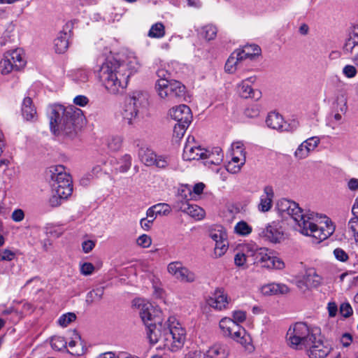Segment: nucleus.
Returning <instances> with one entry per match:
<instances>
[{
    "label": "nucleus",
    "instance_id": "nucleus-1",
    "mask_svg": "<svg viewBox=\"0 0 358 358\" xmlns=\"http://www.w3.org/2000/svg\"><path fill=\"white\" fill-rule=\"evenodd\" d=\"M276 208L282 216L289 215L296 223V230L303 235L310 236L315 243L326 240L335 231V226L329 217L310 210L304 212L293 201L281 199L278 201Z\"/></svg>",
    "mask_w": 358,
    "mask_h": 358
},
{
    "label": "nucleus",
    "instance_id": "nucleus-2",
    "mask_svg": "<svg viewBox=\"0 0 358 358\" xmlns=\"http://www.w3.org/2000/svg\"><path fill=\"white\" fill-rule=\"evenodd\" d=\"M139 67L136 57L130 58L127 64L120 62L113 57H108L100 66L98 76L108 93L118 94L124 91L129 78Z\"/></svg>",
    "mask_w": 358,
    "mask_h": 358
},
{
    "label": "nucleus",
    "instance_id": "nucleus-3",
    "mask_svg": "<svg viewBox=\"0 0 358 358\" xmlns=\"http://www.w3.org/2000/svg\"><path fill=\"white\" fill-rule=\"evenodd\" d=\"M50 127L55 135L73 137L83 124V111L74 106L55 104L50 107Z\"/></svg>",
    "mask_w": 358,
    "mask_h": 358
},
{
    "label": "nucleus",
    "instance_id": "nucleus-4",
    "mask_svg": "<svg viewBox=\"0 0 358 358\" xmlns=\"http://www.w3.org/2000/svg\"><path fill=\"white\" fill-rule=\"evenodd\" d=\"M185 340V329L175 317H169L163 329L164 348L171 352H177L183 347Z\"/></svg>",
    "mask_w": 358,
    "mask_h": 358
},
{
    "label": "nucleus",
    "instance_id": "nucleus-5",
    "mask_svg": "<svg viewBox=\"0 0 358 358\" xmlns=\"http://www.w3.org/2000/svg\"><path fill=\"white\" fill-rule=\"evenodd\" d=\"M320 331L310 328L306 323L297 322L291 326L286 335L288 345L296 350H305L313 343Z\"/></svg>",
    "mask_w": 358,
    "mask_h": 358
},
{
    "label": "nucleus",
    "instance_id": "nucleus-6",
    "mask_svg": "<svg viewBox=\"0 0 358 358\" xmlns=\"http://www.w3.org/2000/svg\"><path fill=\"white\" fill-rule=\"evenodd\" d=\"M51 185L53 192L63 198L68 199L73 192V183L71 176L66 172L62 165L50 168Z\"/></svg>",
    "mask_w": 358,
    "mask_h": 358
},
{
    "label": "nucleus",
    "instance_id": "nucleus-7",
    "mask_svg": "<svg viewBox=\"0 0 358 358\" xmlns=\"http://www.w3.org/2000/svg\"><path fill=\"white\" fill-rule=\"evenodd\" d=\"M156 90L160 98L171 102L180 101L185 94V85L176 80L159 79Z\"/></svg>",
    "mask_w": 358,
    "mask_h": 358
},
{
    "label": "nucleus",
    "instance_id": "nucleus-8",
    "mask_svg": "<svg viewBox=\"0 0 358 358\" xmlns=\"http://www.w3.org/2000/svg\"><path fill=\"white\" fill-rule=\"evenodd\" d=\"M222 334L233 340L245 345L250 342V336L245 329L229 317L222 318L219 323Z\"/></svg>",
    "mask_w": 358,
    "mask_h": 358
},
{
    "label": "nucleus",
    "instance_id": "nucleus-9",
    "mask_svg": "<svg viewBox=\"0 0 358 358\" xmlns=\"http://www.w3.org/2000/svg\"><path fill=\"white\" fill-rule=\"evenodd\" d=\"M26 61L22 49L17 48L4 53L0 62V71L6 75L13 71H19L24 67Z\"/></svg>",
    "mask_w": 358,
    "mask_h": 358
},
{
    "label": "nucleus",
    "instance_id": "nucleus-10",
    "mask_svg": "<svg viewBox=\"0 0 358 358\" xmlns=\"http://www.w3.org/2000/svg\"><path fill=\"white\" fill-rule=\"evenodd\" d=\"M254 264L267 268L282 270L285 268V263L278 257H273L266 248H257L252 245L251 253Z\"/></svg>",
    "mask_w": 358,
    "mask_h": 358
},
{
    "label": "nucleus",
    "instance_id": "nucleus-11",
    "mask_svg": "<svg viewBox=\"0 0 358 358\" xmlns=\"http://www.w3.org/2000/svg\"><path fill=\"white\" fill-rule=\"evenodd\" d=\"M134 305L138 306L139 315L145 327L162 320V311L151 303L145 302L143 299H137L134 301Z\"/></svg>",
    "mask_w": 358,
    "mask_h": 358
},
{
    "label": "nucleus",
    "instance_id": "nucleus-12",
    "mask_svg": "<svg viewBox=\"0 0 358 358\" xmlns=\"http://www.w3.org/2000/svg\"><path fill=\"white\" fill-rule=\"evenodd\" d=\"M322 283V278L313 269L308 270L305 275L296 281L297 288L303 293L319 287Z\"/></svg>",
    "mask_w": 358,
    "mask_h": 358
},
{
    "label": "nucleus",
    "instance_id": "nucleus-13",
    "mask_svg": "<svg viewBox=\"0 0 358 358\" xmlns=\"http://www.w3.org/2000/svg\"><path fill=\"white\" fill-rule=\"evenodd\" d=\"M167 271L171 275L182 282H192L196 278L194 273L183 266L180 262H173L169 264Z\"/></svg>",
    "mask_w": 358,
    "mask_h": 358
},
{
    "label": "nucleus",
    "instance_id": "nucleus-14",
    "mask_svg": "<svg viewBox=\"0 0 358 358\" xmlns=\"http://www.w3.org/2000/svg\"><path fill=\"white\" fill-rule=\"evenodd\" d=\"M305 350H307L310 358H324L330 352V348L324 344L320 331L313 339V343Z\"/></svg>",
    "mask_w": 358,
    "mask_h": 358
},
{
    "label": "nucleus",
    "instance_id": "nucleus-15",
    "mask_svg": "<svg viewBox=\"0 0 358 358\" xmlns=\"http://www.w3.org/2000/svg\"><path fill=\"white\" fill-rule=\"evenodd\" d=\"M206 150L195 145L194 137L189 136L184 146L182 158L186 161L199 160L206 155Z\"/></svg>",
    "mask_w": 358,
    "mask_h": 358
},
{
    "label": "nucleus",
    "instance_id": "nucleus-16",
    "mask_svg": "<svg viewBox=\"0 0 358 358\" xmlns=\"http://www.w3.org/2000/svg\"><path fill=\"white\" fill-rule=\"evenodd\" d=\"M169 116L177 122L176 124H190L192 120L191 109L185 104L171 108L168 113Z\"/></svg>",
    "mask_w": 358,
    "mask_h": 358
},
{
    "label": "nucleus",
    "instance_id": "nucleus-17",
    "mask_svg": "<svg viewBox=\"0 0 358 358\" xmlns=\"http://www.w3.org/2000/svg\"><path fill=\"white\" fill-rule=\"evenodd\" d=\"M320 140L317 136H312L303 141L296 149L294 156L298 160L307 158L320 144Z\"/></svg>",
    "mask_w": 358,
    "mask_h": 358
},
{
    "label": "nucleus",
    "instance_id": "nucleus-18",
    "mask_svg": "<svg viewBox=\"0 0 358 358\" xmlns=\"http://www.w3.org/2000/svg\"><path fill=\"white\" fill-rule=\"evenodd\" d=\"M260 236L271 243H277L283 239L284 233L280 223L273 222L262 231Z\"/></svg>",
    "mask_w": 358,
    "mask_h": 358
},
{
    "label": "nucleus",
    "instance_id": "nucleus-19",
    "mask_svg": "<svg viewBox=\"0 0 358 358\" xmlns=\"http://www.w3.org/2000/svg\"><path fill=\"white\" fill-rule=\"evenodd\" d=\"M255 80L256 77L251 76L238 84V92L243 98L259 100L262 97V92L257 89H253L250 85V83H255Z\"/></svg>",
    "mask_w": 358,
    "mask_h": 358
},
{
    "label": "nucleus",
    "instance_id": "nucleus-20",
    "mask_svg": "<svg viewBox=\"0 0 358 358\" xmlns=\"http://www.w3.org/2000/svg\"><path fill=\"white\" fill-rule=\"evenodd\" d=\"M174 208L188 214L196 220H201L205 216V213L203 208L197 205L190 204L189 202L182 201H176Z\"/></svg>",
    "mask_w": 358,
    "mask_h": 358
},
{
    "label": "nucleus",
    "instance_id": "nucleus-21",
    "mask_svg": "<svg viewBox=\"0 0 358 358\" xmlns=\"http://www.w3.org/2000/svg\"><path fill=\"white\" fill-rule=\"evenodd\" d=\"M208 304L215 310H222L227 308L229 303L227 294L222 289H217L213 296L207 300Z\"/></svg>",
    "mask_w": 358,
    "mask_h": 358
},
{
    "label": "nucleus",
    "instance_id": "nucleus-22",
    "mask_svg": "<svg viewBox=\"0 0 358 358\" xmlns=\"http://www.w3.org/2000/svg\"><path fill=\"white\" fill-rule=\"evenodd\" d=\"M164 327V323L162 322V320L146 326L147 338L151 344L157 343L160 339L163 341Z\"/></svg>",
    "mask_w": 358,
    "mask_h": 358
},
{
    "label": "nucleus",
    "instance_id": "nucleus-23",
    "mask_svg": "<svg viewBox=\"0 0 358 358\" xmlns=\"http://www.w3.org/2000/svg\"><path fill=\"white\" fill-rule=\"evenodd\" d=\"M266 123L268 127L278 131H284L289 129L282 115L275 112L268 113Z\"/></svg>",
    "mask_w": 358,
    "mask_h": 358
},
{
    "label": "nucleus",
    "instance_id": "nucleus-24",
    "mask_svg": "<svg viewBox=\"0 0 358 358\" xmlns=\"http://www.w3.org/2000/svg\"><path fill=\"white\" fill-rule=\"evenodd\" d=\"M289 288L282 283H268L261 287V292L265 296L286 294L289 292Z\"/></svg>",
    "mask_w": 358,
    "mask_h": 358
},
{
    "label": "nucleus",
    "instance_id": "nucleus-25",
    "mask_svg": "<svg viewBox=\"0 0 358 358\" xmlns=\"http://www.w3.org/2000/svg\"><path fill=\"white\" fill-rule=\"evenodd\" d=\"M252 245L244 244L241 245L234 256V264L238 267H245L247 259L252 257Z\"/></svg>",
    "mask_w": 358,
    "mask_h": 358
},
{
    "label": "nucleus",
    "instance_id": "nucleus-26",
    "mask_svg": "<svg viewBox=\"0 0 358 358\" xmlns=\"http://www.w3.org/2000/svg\"><path fill=\"white\" fill-rule=\"evenodd\" d=\"M274 197L273 189L271 186H266L264 188V194L260 197V203L258 209L261 212H267L271 207Z\"/></svg>",
    "mask_w": 358,
    "mask_h": 358
},
{
    "label": "nucleus",
    "instance_id": "nucleus-27",
    "mask_svg": "<svg viewBox=\"0 0 358 358\" xmlns=\"http://www.w3.org/2000/svg\"><path fill=\"white\" fill-rule=\"evenodd\" d=\"M149 95L147 92L141 91L134 92L127 99V101L131 103L139 111L140 108L145 107L148 103Z\"/></svg>",
    "mask_w": 358,
    "mask_h": 358
},
{
    "label": "nucleus",
    "instance_id": "nucleus-28",
    "mask_svg": "<svg viewBox=\"0 0 358 358\" xmlns=\"http://www.w3.org/2000/svg\"><path fill=\"white\" fill-rule=\"evenodd\" d=\"M352 213L354 217L349 220L348 228L349 232L352 234L356 244L358 245V196L352 206Z\"/></svg>",
    "mask_w": 358,
    "mask_h": 358
},
{
    "label": "nucleus",
    "instance_id": "nucleus-29",
    "mask_svg": "<svg viewBox=\"0 0 358 358\" xmlns=\"http://www.w3.org/2000/svg\"><path fill=\"white\" fill-rule=\"evenodd\" d=\"M243 61L245 59L237 50H234L227 60L224 66L225 71L229 73H234Z\"/></svg>",
    "mask_w": 358,
    "mask_h": 358
},
{
    "label": "nucleus",
    "instance_id": "nucleus-30",
    "mask_svg": "<svg viewBox=\"0 0 358 358\" xmlns=\"http://www.w3.org/2000/svg\"><path fill=\"white\" fill-rule=\"evenodd\" d=\"M22 114L24 118L27 121H34L36 120V110L33 105L31 98L26 97L24 99L22 105Z\"/></svg>",
    "mask_w": 358,
    "mask_h": 358
},
{
    "label": "nucleus",
    "instance_id": "nucleus-31",
    "mask_svg": "<svg viewBox=\"0 0 358 358\" xmlns=\"http://www.w3.org/2000/svg\"><path fill=\"white\" fill-rule=\"evenodd\" d=\"M228 355L227 346L221 343L214 344L206 352V358H227Z\"/></svg>",
    "mask_w": 358,
    "mask_h": 358
},
{
    "label": "nucleus",
    "instance_id": "nucleus-32",
    "mask_svg": "<svg viewBox=\"0 0 358 358\" xmlns=\"http://www.w3.org/2000/svg\"><path fill=\"white\" fill-rule=\"evenodd\" d=\"M237 51L245 60L247 59L253 60L257 57L259 56L262 52L260 47L256 44L245 45L242 49H238Z\"/></svg>",
    "mask_w": 358,
    "mask_h": 358
},
{
    "label": "nucleus",
    "instance_id": "nucleus-33",
    "mask_svg": "<svg viewBox=\"0 0 358 358\" xmlns=\"http://www.w3.org/2000/svg\"><path fill=\"white\" fill-rule=\"evenodd\" d=\"M138 110L127 101L122 112V119L129 125H132L138 114Z\"/></svg>",
    "mask_w": 358,
    "mask_h": 358
},
{
    "label": "nucleus",
    "instance_id": "nucleus-34",
    "mask_svg": "<svg viewBox=\"0 0 358 358\" xmlns=\"http://www.w3.org/2000/svg\"><path fill=\"white\" fill-rule=\"evenodd\" d=\"M104 287H99L90 291L86 295L85 302L88 306L99 302L103 296Z\"/></svg>",
    "mask_w": 358,
    "mask_h": 358
},
{
    "label": "nucleus",
    "instance_id": "nucleus-35",
    "mask_svg": "<svg viewBox=\"0 0 358 358\" xmlns=\"http://www.w3.org/2000/svg\"><path fill=\"white\" fill-rule=\"evenodd\" d=\"M141 161L146 166H153L157 155L148 148H141L138 152Z\"/></svg>",
    "mask_w": 358,
    "mask_h": 358
},
{
    "label": "nucleus",
    "instance_id": "nucleus-36",
    "mask_svg": "<svg viewBox=\"0 0 358 358\" xmlns=\"http://www.w3.org/2000/svg\"><path fill=\"white\" fill-rule=\"evenodd\" d=\"M55 52L59 54L64 53L69 47L68 36L66 33L60 34L54 41Z\"/></svg>",
    "mask_w": 358,
    "mask_h": 358
},
{
    "label": "nucleus",
    "instance_id": "nucleus-37",
    "mask_svg": "<svg viewBox=\"0 0 358 358\" xmlns=\"http://www.w3.org/2000/svg\"><path fill=\"white\" fill-rule=\"evenodd\" d=\"M206 155L203 159H208V163L219 164L223 159V153L220 148H215L212 151L206 150Z\"/></svg>",
    "mask_w": 358,
    "mask_h": 358
},
{
    "label": "nucleus",
    "instance_id": "nucleus-38",
    "mask_svg": "<svg viewBox=\"0 0 358 358\" xmlns=\"http://www.w3.org/2000/svg\"><path fill=\"white\" fill-rule=\"evenodd\" d=\"M217 27L213 24H207L198 30L199 34L207 41L213 40L217 36Z\"/></svg>",
    "mask_w": 358,
    "mask_h": 358
},
{
    "label": "nucleus",
    "instance_id": "nucleus-39",
    "mask_svg": "<svg viewBox=\"0 0 358 358\" xmlns=\"http://www.w3.org/2000/svg\"><path fill=\"white\" fill-rule=\"evenodd\" d=\"M165 27L162 22L152 24L148 33V36L152 38H161L165 36Z\"/></svg>",
    "mask_w": 358,
    "mask_h": 358
},
{
    "label": "nucleus",
    "instance_id": "nucleus-40",
    "mask_svg": "<svg viewBox=\"0 0 358 358\" xmlns=\"http://www.w3.org/2000/svg\"><path fill=\"white\" fill-rule=\"evenodd\" d=\"M357 45H358V33L352 31L349 34L343 45V52L345 54L352 53L354 48Z\"/></svg>",
    "mask_w": 358,
    "mask_h": 358
},
{
    "label": "nucleus",
    "instance_id": "nucleus-41",
    "mask_svg": "<svg viewBox=\"0 0 358 358\" xmlns=\"http://www.w3.org/2000/svg\"><path fill=\"white\" fill-rule=\"evenodd\" d=\"M209 236L215 242L222 241L227 238L226 231L222 227H217L209 231Z\"/></svg>",
    "mask_w": 358,
    "mask_h": 358
},
{
    "label": "nucleus",
    "instance_id": "nucleus-42",
    "mask_svg": "<svg viewBox=\"0 0 358 358\" xmlns=\"http://www.w3.org/2000/svg\"><path fill=\"white\" fill-rule=\"evenodd\" d=\"M252 228L245 221H240L234 227V232L241 236H246L251 234Z\"/></svg>",
    "mask_w": 358,
    "mask_h": 358
},
{
    "label": "nucleus",
    "instance_id": "nucleus-43",
    "mask_svg": "<svg viewBox=\"0 0 358 358\" xmlns=\"http://www.w3.org/2000/svg\"><path fill=\"white\" fill-rule=\"evenodd\" d=\"M72 79L77 83H85L89 78V73L84 69H76L71 72Z\"/></svg>",
    "mask_w": 358,
    "mask_h": 358
},
{
    "label": "nucleus",
    "instance_id": "nucleus-44",
    "mask_svg": "<svg viewBox=\"0 0 358 358\" xmlns=\"http://www.w3.org/2000/svg\"><path fill=\"white\" fill-rule=\"evenodd\" d=\"M229 243L227 238L215 243L214 255L216 257H220L224 255L228 250Z\"/></svg>",
    "mask_w": 358,
    "mask_h": 358
},
{
    "label": "nucleus",
    "instance_id": "nucleus-45",
    "mask_svg": "<svg viewBox=\"0 0 358 358\" xmlns=\"http://www.w3.org/2000/svg\"><path fill=\"white\" fill-rule=\"evenodd\" d=\"M122 138L120 136H113L108 138V148L112 151H117L122 147Z\"/></svg>",
    "mask_w": 358,
    "mask_h": 358
},
{
    "label": "nucleus",
    "instance_id": "nucleus-46",
    "mask_svg": "<svg viewBox=\"0 0 358 358\" xmlns=\"http://www.w3.org/2000/svg\"><path fill=\"white\" fill-rule=\"evenodd\" d=\"M334 112L345 114L348 110L347 99L341 95L338 96L335 102Z\"/></svg>",
    "mask_w": 358,
    "mask_h": 358
},
{
    "label": "nucleus",
    "instance_id": "nucleus-47",
    "mask_svg": "<svg viewBox=\"0 0 358 358\" xmlns=\"http://www.w3.org/2000/svg\"><path fill=\"white\" fill-rule=\"evenodd\" d=\"M66 341L62 336H53L50 341L52 348L58 351L66 348Z\"/></svg>",
    "mask_w": 358,
    "mask_h": 358
},
{
    "label": "nucleus",
    "instance_id": "nucleus-48",
    "mask_svg": "<svg viewBox=\"0 0 358 358\" xmlns=\"http://www.w3.org/2000/svg\"><path fill=\"white\" fill-rule=\"evenodd\" d=\"M76 345H79V346L82 347V343L80 341V336L78 334H75V340L71 341L69 343V347L71 348V350L69 352L71 354L74 355H77V356L81 355L83 352V348H81L80 350L74 349V348Z\"/></svg>",
    "mask_w": 358,
    "mask_h": 358
},
{
    "label": "nucleus",
    "instance_id": "nucleus-49",
    "mask_svg": "<svg viewBox=\"0 0 358 358\" xmlns=\"http://www.w3.org/2000/svg\"><path fill=\"white\" fill-rule=\"evenodd\" d=\"M76 319V315L73 313H67L63 314L58 319V324L62 327H66Z\"/></svg>",
    "mask_w": 358,
    "mask_h": 358
},
{
    "label": "nucleus",
    "instance_id": "nucleus-50",
    "mask_svg": "<svg viewBox=\"0 0 358 358\" xmlns=\"http://www.w3.org/2000/svg\"><path fill=\"white\" fill-rule=\"evenodd\" d=\"M152 207L154 211L155 210V213L159 215H167L171 210L170 206L165 203H157Z\"/></svg>",
    "mask_w": 358,
    "mask_h": 358
},
{
    "label": "nucleus",
    "instance_id": "nucleus-51",
    "mask_svg": "<svg viewBox=\"0 0 358 358\" xmlns=\"http://www.w3.org/2000/svg\"><path fill=\"white\" fill-rule=\"evenodd\" d=\"M131 166V157L129 155H124L121 159V165L119 170L122 173L127 172Z\"/></svg>",
    "mask_w": 358,
    "mask_h": 358
},
{
    "label": "nucleus",
    "instance_id": "nucleus-52",
    "mask_svg": "<svg viewBox=\"0 0 358 358\" xmlns=\"http://www.w3.org/2000/svg\"><path fill=\"white\" fill-rule=\"evenodd\" d=\"M192 196V189L187 187L185 186L184 188L181 189L178 193V195L177 196V201H186L188 202V200Z\"/></svg>",
    "mask_w": 358,
    "mask_h": 358
},
{
    "label": "nucleus",
    "instance_id": "nucleus-53",
    "mask_svg": "<svg viewBox=\"0 0 358 358\" xmlns=\"http://www.w3.org/2000/svg\"><path fill=\"white\" fill-rule=\"evenodd\" d=\"M189 124H176L173 128V136L180 139L185 133L186 129L189 127Z\"/></svg>",
    "mask_w": 358,
    "mask_h": 358
},
{
    "label": "nucleus",
    "instance_id": "nucleus-54",
    "mask_svg": "<svg viewBox=\"0 0 358 358\" xmlns=\"http://www.w3.org/2000/svg\"><path fill=\"white\" fill-rule=\"evenodd\" d=\"M136 243L141 248H147L151 245L152 238L147 234H143L136 239Z\"/></svg>",
    "mask_w": 358,
    "mask_h": 358
},
{
    "label": "nucleus",
    "instance_id": "nucleus-55",
    "mask_svg": "<svg viewBox=\"0 0 358 358\" xmlns=\"http://www.w3.org/2000/svg\"><path fill=\"white\" fill-rule=\"evenodd\" d=\"M339 311L341 315L344 317H349L352 315L353 313L352 308L348 302H345L341 304Z\"/></svg>",
    "mask_w": 358,
    "mask_h": 358
},
{
    "label": "nucleus",
    "instance_id": "nucleus-56",
    "mask_svg": "<svg viewBox=\"0 0 358 358\" xmlns=\"http://www.w3.org/2000/svg\"><path fill=\"white\" fill-rule=\"evenodd\" d=\"M259 107L257 105H253L245 110V115L246 117L250 118H255L259 116Z\"/></svg>",
    "mask_w": 358,
    "mask_h": 358
},
{
    "label": "nucleus",
    "instance_id": "nucleus-57",
    "mask_svg": "<svg viewBox=\"0 0 358 358\" xmlns=\"http://www.w3.org/2000/svg\"><path fill=\"white\" fill-rule=\"evenodd\" d=\"M66 199V198H63L58 194L53 192V195L49 199L48 203L51 207L55 208L59 206L62 201Z\"/></svg>",
    "mask_w": 358,
    "mask_h": 358
},
{
    "label": "nucleus",
    "instance_id": "nucleus-58",
    "mask_svg": "<svg viewBox=\"0 0 358 358\" xmlns=\"http://www.w3.org/2000/svg\"><path fill=\"white\" fill-rule=\"evenodd\" d=\"M15 257V253L8 249L0 250V262L1 261H12Z\"/></svg>",
    "mask_w": 358,
    "mask_h": 358
},
{
    "label": "nucleus",
    "instance_id": "nucleus-59",
    "mask_svg": "<svg viewBox=\"0 0 358 358\" xmlns=\"http://www.w3.org/2000/svg\"><path fill=\"white\" fill-rule=\"evenodd\" d=\"M334 255L336 259L341 262H346L348 259V255L341 248H336L334 250Z\"/></svg>",
    "mask_w": 358,
    "mask_h": 358
},
{
    "label": "nucleus",
    "instance_id": "nucleus-60",
    "mask_svg": "<svg viewBox=\"0 0 358 358\" xmlns=\"http://www.w3.org/2000/svg\"><path fill=\"white\" fill-rule=\"evenodd\" d=\"M357 73L356 68L352 65H346L343 69V73L349 78H354L357 75Z\"/></svg>",
    "mask_w": 358,
    "mask_h": 358
},
{
    "label": "nucleus",
    "instance_id": "nucleus-61",
    "mask_svg": "<svg viewBox=\"0 0 358 358\" xmlns=\"http://www.w3.org/2000/svg\"><path fill=\"white\" fill-rule=\"evenodd\" d=\"M154 165L160 169H165L169 165L168 158L164 156H157L155 159Z\"/></svg>",
    "mask_w": 358,
    "mask_h": 358
},
{
    "label": "nucleus",
    "instance_id": "nucleus-62",
    "mask_svg": "<svg viewBox=\"0 0 358 358\" xmlns=\"http://www.w3.org/2000/svg\"><path fill=\"white\" fill-rule=\"evenodd\" d=\"M232 152H239L240 156L245 157V148L243 143L241 142H235L231 145Z\"/></svg>",
    "mask_w": 358,
    "mask_h": 358
},
{
    "label": "nucleus",
    "instance_id": "nucleus-63",
    "mask_svg": "<svg viewBox=\"0 0 358 358\" xmlns=\"http://www.w3.org/2000/svg\"><path fill=\"white\" fill-rule=\"evenodd\" d=\"M94 270V266L92 263L85 262L81 265L80 272L85 275H91Z\"/></svg>",
    "mask_w": 358,
    "mask_h": 358
},
{
    "label": "nucleus",
    "instance_id": "nucleus-64",
    "mask_svg": "<svg viewBox=\"0 0 358 358\" xmlns=\"http://www.w3.org/2000/svg\"><path fill=\"white\" fill-rule=\"evenodd\" d=\"M243 165V164H238L229 161L226 165V169L231 173H237L240 171Z\"/></svg>",
    "mask_w": 358,
    "mask_h": 358
}]
</instances>
